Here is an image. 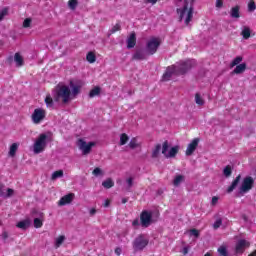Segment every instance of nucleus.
<instances>
[{"label":"nucleus","mask_w":256,"mask_h":256,"mask_svg":"<svg viewBox=\"0 0 256 256\" xmlns=\"http://www.w3.org/2000/svg\"><path fill=\"white\" fill-rule=\"evenodd\" d=\"M128 145L130 149H137V147H139V142H137V138H132Z\"/></svg>","instance_id":"f704fd0d"},{"label":"nucleus","mask_w":256,"mask_h":256,"mask_svg":"<svg viewBox=\"0 0 256 256\" xmlns=\"http://www.w3.org/2000/svg\"><path fill=\"white\" fill-rule=\"evenodd\" d=\"M241 7L239 5H236L230 9V17L232 19H239L241 17Z\"/></svg>","instance_id":"f3484780"},{"label":"nucleus","mask_w":256,"mask_h":256,"mask_svg":"<svg viewBox=\"0 0 256 256\" xmlns=\"http://www.w3.org/2000/svg\"><path fill=\"white\" fill-rule=\"evenodd\" d=\"M180 21H183L185 25H189L193 19V7H189V1H184L183 6L177 8Z\"/></svg>","instance_id":"f03ea898"},{"label":"nucleus","mask_w":256,"mask_h":256,"mask_svg":"<svg viewBox=\"0 0 256 256\" xmlns=\"http://www.w3.org/2000/svg\"><path fill=\"white\" fill-rule=\"evenodd\" d=\"M78 2L77 0H69L68 7L72 9V11H75L77 9Z\"/></svg>","instance_id":"4c0bfd02"},{"label":"nucleus","mask_w":256,"mask_h":256,"mask_svg":"<svg viewBox=\"0 0 256 256\" xmlns=\"http://www.w3.org/2000/svg\"><path fill=\"white\" fill-rule=\"evenodd\" d=\"M160 153H161V144H157L155 148L152 150V159H157Z\"/></svg>","instance_id":"a878e982"},{"label":"nucleus","mask_w":256,"mask_h":256,"mask_svg":"<svg viewBox=\"0 0 256 256\" xmlns=\"http://www.w3.org/2000/svg\"><path fill=\"white\" fill-rule=\"evenodd\" d=\"M153 219V213L144 210L140 214V223L142 227H149L151 225V221Z\"/></svg>","instance_id":"9b49d317"},{"label":"nucleus","mask_w":256,"mask_h":256,"mask_svg":"<svg viewBox=\"0 0 256 256\" xmlns=\"http://www.w3.org/2000/svg\"><path fill=\"white\" fill-rule=\"evenodd\" d=\"M218 253H220L221 256H227V248L225 246H220L218 248Z\"/></svg>","instance_id":"37998d69"},{"label":"nucleus","mask_w":256,"mask_h":256,"mask_svg":"<svg viewBox=\"0 0 256 256\" xmlns=\"http://www.w3.org/2000/svg\"><path fill=\"white\" fill-rule=\"evenodd\" d=\"M49 141H51V136L45 133L40 134L33 145L34 153L36 155H39V153H43Z\"/></svg>","instance_id":"20e7f679"},{"label":"nucleus","mask_w":256,"mask_h":256,"mask_svg":"<svg viewBox=\"0 0 256 256\" xmlns=\"http://www.w3.org/2000/svg\"><path fill=\"white\" fill-rule=\"evenodd\" d=\"M241 183V174H239L232 182V184L228 187L227 193H233L235 189H237V186Z\"/></svg>","instance_id":"6ab92c4d"},{"label":"nucleus","mask_w":256,"mask_h":256,"mask_svg":"<svg viewBox=\"0 0 256 256\" xmlns=\"http://www.w3.org/2000/svg\"><path fill=\"white\" fill-rule=\"evenodd\" d=\"M195 103H196V105H199L200 107L205 105V99H203V97H201V94H199V93L195 94Z\"/></svg>","instance_id":"cd10ccee"},{"label":"nucleus","mask_w":256,"mask_h":256,"mask_svg":"<svg viewBox=\"0 0 256 256\" xmlns=\"http://www.w3.org/2000/svg\"><path fill=\"white\" fill-rule=\"evenodd\" d=\"M241 61H243L242 56H237L236 58H234L233 61L230 63V69H233V67H237L238 65H240Z\"/></svg>","instance_id":"393cba45"},{"label":"nucleus","mask_w":256,"mask_h":256,"mask_svg":"<svg viewBox=\"0 0 256 256\" xmlns=\"http://www.w3.org/2000/svg\"><path fill=\"white\" fill-rule=\"evenodd\" d=\"M45 117H47V111L43 108H36L31 116L32 123L39 125V123L45 120Z\"/></svg>","instance_id":"0eeeda50"},{"label":"nucleus","mask_w":256,"mask_h":256,"mask_svg":"<svg viewBox=\"0 0 256 256\" xmlns=\"http://www.w3.org/2000/svg\"><path fill=\"white\" fill-rule=\"evenodd\" d=\"M128 201H129V200H128L127 198H123V199H122V203H123V204L127 203Z\"/></svg>","instance_id":"e2e57ef3"},{"label":"nucleus","mask_w":256,"mask_h":256,"mask_svg":"<svg viewBox=\"0 0 256 256\" xmlns=\"http://www.w3.org/2000/svg\"><path fill=\"white\" fill-rule=\"evenodd\" d=\"M190 235L192 236V237H199V230H197V229H191L190 230Z\"/></svg>","instance_id":"09e8293b"},{"label":"nucleus","mask_w":256,"mask_h":256,"mask_svg":"<svg viewBox=\"0 0 256 256\" xmlns=\"http://www.w3.org/2000/svg\"><path fill=\"white\" fill-rule=\"evenodd\" d=\"M127 183V191H131V187H133V178L130 177L126 180Z\"/></svg>","instance_id":"49530a36"},{"label":"nucleus","mask_w":256,"mask_h":256,"mask_svg":"<svg viewBox=\"0 0 256 256\" xmlns=\"http://www.w3.org/2000/svg\"><path fill=\"white\" fill-rule=\"evenodd\" d=\"M1 238L3 241H7V239H9V233H7V231L2 232Z\"/></svg>","instance_id":"3c124183"},{"label":"nucleus","mask_w":256,"mask_h":256,"mask_svg":"<svg viewBox=\"0 0 256 256\" xmlns=\"http://www.w3.org/2000/svg\"><path fill=\"white\" fill-rule=\"evenodd\" d=\"M216 7L221 9V7H223V0H216Z\"/></svg>","instance_id":"5fc2aeb1"},{"label":"nucleus","mask_w":256,"mask_h":256,"mask_svg":"<svg viewBox=\"0 0 256 256\" xmlns=\"http://www.w3.org/2000/svg\"><path fill=\"white\" fill-rule=\"evenodd\" d=\"M129 141V136L126 133L120 135V145H127Z\"/></svg>","instance_id":"72a5a7b5"},{"label":"nucleus","mask_w":256,"mask_h":256,"mask_svg":"<svg viewBox=\"0 0 256 256\" xmlns=\"http://www.w3.org/2000/svg\"><path fill=\"white\" fill-rule=\"evenodd\" d=\"M233 174V169L231 168L230 165H227L224 170H223V175L226 177H229L230 175Z\"/></svg>","instance_id":"c9c22d12"},{"label":"nucleus","mask_w":256,"mask_h":256,"mask_svg":"<svg viewBox=\"0 0 256 256\" xmlns=\"http://www.w3.org/2000/svg\"><path fill=\"white\" fill-rule=\"evenodd\" d=\"M74 197H75V194H73V193L67 194V195L63 196V197L59 200L58 205H59L60 207H63V206H65V205H69V203H72V202H73Z\"/></svg>","instance_id":"2eb2a0df"},{"label":"nucleus","mask_w":256,"mask_h":256,"mask_svg":"<svg viewBox=\"0 0 256 256\" xmlns=\"http://www.w3.org/2000/svg\"><path fill=\"white\" fill-rule=\"evenodd\" d=\"M14 61L16 63V67H23L24 65L23 56H21L19 52L15 53Z\"/></svg>","instance_id":"aec40b11"},{"label":"nucleus","mask_w":256,"mask_h":256,"mask_svg":"<svg viewBox=\"0 0 256 256\" xmlns=\"http://www.w3.org/2000/svg\"><path fill=\"white\" fill-rule=\"evenodd\" d=\"M23 27H24L25 29L31 27V18H26V19L24 20V22H23Z\"/></svg>","instance_id":"de8ad7c7"},{"label":"nucleus","mask_w":256,"mask_h":256,"mask_svg":"<svg viewBox=\"0 0 256 256\" xmlns=\"http://www.w3.org/2000/svg\"><path fill=\"white\" fill-rule=\"evenodd\" d=\"M185 1H187V0H178L177 6L181 7V5H182V7H183V3H185Z\"/></svg>","instance_id":"13d9d810"},{"label":"nucleus","mask_w":256,"mask_h":256,"mask_svg":"<svg viewBox=\"0 0 256 256\" xmlns=\"http://www.w3.org/2000/svg\"><path fill=\"white\" fill-rule=\"evenodd\" d=\"M241 35L243 39H249V37H251V28H249V26H243Z\"/></svg>","instance_id":"4be33fe9"},{"label":"nucleus","mask_w":256,"mask_h":256,"mask_svg":"<svg viewBox=\"0 0 256 256\" xmlns=\"http://www.w3.org/2000/svg\"><path fill=\"white\" fill-rule=\"evenodd\" d=\"M195 67V60H186L177 62L175 65L167 67L162 76V81H171L173 75H185L187 71Z\"/></svg>","instance_id":"f257e3e1"},{"label":"nucleus","mask_w":256,"mask_h":256,"mask_svg":"<svg viewBox=\"0 0 256 256\" xmlns=\"http://www.w3.org/2000/svg\"><path fill=\"white\" fill-rule=\"evenodd\" d=\"M183 181H185V176L183 175H177L173 180L174 187H179Z\"/></svg>","instance_id":"5701e85b"},{"label":"nucleus","mask_w":256,"mask_h":256,"mask_svg":"<svg viewBox=\"0 0 256 256\" xmlns=\"http://www.w3.org/2000/svg\"><path fill=\"white\" fill-rule=\"evenodd\" d=\"M45 103H46V106L48 107V109H53V98L51 97V95H47L46 98H45Z\"/></svg>","instance_id":"2f4dec72"},{"label":"nucleus","mask_w":256,"mask_h":256,"mask_svg":"<svg viewBox=\"0 0 256 256\" xmlns=\"http://www.w3.org/2000/svg\"><path fill=\"white\" fill-rule=\"evenodd\" d=\"M63 241H65V236H59V237L56 239L55 246H56V247H61V245H63Z\"/></svg>","instance_id":"79ce46f5"},{"label":"nucleus","mask_w":256,"mask_h":256,"mask_svg":"<svg viewBox=\"0 0 256 256\" xmlns=\"http://www.w3.org/2000/svg\"><path fill=\"white\" fill-rule=\"evenodd\" d=\"M115 185V182L111 178L106 179L105 181L102 182V186L105 189H111Z\"/></svg>","instance_id":"bb28decb"},{"label":"nucleus","mask_w":256,"mask_h":256,"mask_svg":"<svg viewBox=\"0 0 256 256\" xmlns=\"http://www.w3.org/2000/svg\"><path fill=\"white\" fill-rule=\"evenodd\" d=\"M17 149H19V144L13 143L10 146L9 155L10 157H15V154L17 153Z\"/></svg>","instance_id":"c85d7f7f"},{"label":"nucleus","mask_w":256,"mask_h":256,"mask_svg":"<svg viewBox=\"0 0 256 256\" xmlns=\"http://www.w3.org/2000/svg\"><path fill=\"white\" fill-rule=\"evenodd\" d=\"M199 146V138H195L192 140L190 144H188V147L186 149V155L187 157H190V155H193L195 153V149Z\"/></svg>","instance_id":"4468645a"},{"label":"nucleus","mask_w":256,"mask_h":256,"mask_svg":"<svg viewBox=\"0 0 256 256\" xmlns=\"http://www.w3.org/2000/svg\"><path fill=\"white\" fill-rule=\"evenodd\" d=\"M255 9H256L255 2H250V3L248 4V11L253 12V11H255Z\"/></svg>","instance_id":"8fccbe9b"},{"label":"nucleus","mask_w":256,"mask_h":256,"mask_svg":"<svg viewBox=\"0 0 256 256\" xmlns=\"http://www.w3.org/2000/svg\"><path fill=\"white\" fill-rule=\"evenodd\" d=\"M34 227L36 229H39V228L43 227V221L39 218H35L34 219Z\"/></svg>","instance_id":"ea45409f"},{"label":"nucleus","mask_w":256,"mask_h":256,"mask_svg":"<svg viewBox=\"0 0 256 256\" xmlns=\"http://www.w3.org/2000/svg\"><path fill=\"white\" fill-rule=\"evenodd\" d=\"M132 245L135 252L143 251L149 245V239L145 237V234H140L134 239Z\"/></svg>","instance_id":"423d86ee"},{"label":"nucleus","mask_w":256,"mask_h":256,"mask_svg":"<svg viewBox=\"0 0 256 256\" xmlns=\"http://www.w3.org/2000/svg\"><path fill=\"white\" fill-rule=\"evenodd\" d=\"M70 87L72 89V95L73 97H77L79 93H81V85H75L73 82H70Z\"/></svg>","instance_id":"412c9836"},{"label":"nucleus","mask_w":256,"mask_h":256,"mask_svg":"<svg viewBox=\"0 0 256 256\" xmlns=\"http://www.w3.org/2000/svg\"><path fill=\"white\" fill-rule=\"evenodd\" d=\"M127 43V49H133L135 45H137V36L135 32H132L130 36L126 40Z\"/></svg>","instance_id":"dca6fc26"},{"label":"nucleus","mask_w":256,"mask_h":256,"mask_svg":"<svg viewBox=\"0 0 256 256\" xmlns=\"http://www.w3.org/2000/svg\"><path fill=\"white\" fill-rule=\"evenodd\" d=\"M61 177H63V170H58L52 173L51 179L52 181H55L57 179H60Z\"/></svg>","instance_id":"7c9ffc66"},{"label":"nucleus","mask_w":256,"mask_h":256,"mask_svg":"<svg viewBox=\"0 0 256 256\" xmlns=\"http://www.w3.org/2000/svg\"><path fill=\"white\" fill-rule=\"evenodd\" d=\"M246 70H247V64L241 63L235 67V69L232 71V75H241L245 73Z\"/></svg>","instance_id":"a211bd4d"},{"label":"nucleus","mask_w":256,"mask_h":256,"mask_svg":"<svg viewBox=\"0 0 256 256\" xmlns=\"http://www.w3.org/2000/svg\"><path fill=\"white\" fill-rule=\"evenodd\" d=\"M86 60L88 63H95V61H97V56H95V53L89 52L86 56Z\"/></svg>","instance_id":"c756f323"},{"label":"nucleus","mask_w":256,"mask_h":256,"mask_svg":"<svg viewBox=\"0 0 256 256\" xmlns=\"http://www.w3.org/2000/svg\"><path fill=\"white\" fill-rule=\"evenodd\" d=\"M132 225H133V227H139V219H135V220L132 222Z\"/></svg>","instance_id":"6e6d98bb"},{"label":"nucleus","mask_w":256,"mask_h":256,"mask_svg":"<svg viewBox=\"0 0 256 256\" xmlns=\"http://www.w3.org/2000/svg\"><path fill=\"white\" fill-rule=\"evenodd\" d=\"M248 256H256V250Z\"/></svg>","instance_id":"0e129e2a"},{"label":"nucleus","mask_w":256,"mask_h":256,"mask_svg":"<svg viewBox=\"0 0 256 256\" xmlns=\"http://www.w3.org/2000/svg\"><path fill=\"white\" fill-rule=\"evenodd\" d=\"M218 202H219V197L213 196L212 201H211V205L215 206Z\"/></svg>","instance_id":"603ef678"},{"label":"nucleus","mask_w":256,"mask_h":256,"mask_svg":"<svg viewBox=\"0 0 256 256\" xmlns=\"http://www.w3.org/2000/svg\"><path fill=\"white\" fill-rule=\"evenodd\" d=\"M159 47H161V39L157 37H152L147 41L145 49L148 55H155Z\"/></svg>","instance_id":"39448f33"},{"label":"nucleus","mask_w":256,"mask_h":256,"mask_svg":"<svg viewBox=\"0 0 256 256\" xmlns=\"http://www.w3.org/2000/svg\"><path fill=\"white\" fill-rule=\"evenodd\" d=\"M101 94V88L99 86L94 87L90 93H89V97L90 99H93V97H97L98 95Z\"/></svg>","instance_id":"b1692460"},{"label":"nucleus","mask_w":256,"mask_h":256,"mask_svg":"<svg viewBox=\"0 0 256 256\" xmlns=\"http://www.w3.org/2000/svg\"><path fill=\"white\" fill-rule=\"evenodd\" d=\"M61 99L63 103H69L71 99V89H69V86L62 85L57 87L54 94V101L59 103Z\"/></svg>","instance_id":"7ed1b4c3"},{"label":"nucleus","mask_w":256,"mask_h":256,"mask_svg":"<svg viewBox=\"0 0 256 256\" xmlns=\"http://www.w3.org/2000/svg\"><path fill=\"white\" fill-rule=\"evenodd\" d=\"M16 227H18V229H27V227H29V221L27 220H23L17 223Z\"/></svg>","instance_id":"473e14b6"},{"label":"nucleus","mask_w":256,"mask_h":256,"mask_svg":"<svg viewBox=\"0 0 256 256\" xmlns=\"http://www.w3.org/2000/svg\"><path fill=\"white\" fill-rule=\"evenodd\" d=\"M180 253H182V255H187V253H189V246H185L184 248H182Z\"/></svg>","instance_id":"864d4df0"},{"label":"nucleus","mask_w":256,"mask_h":256,"mask_svg":"<svg viewBox=\"0 0 256 256\" xmlns=\"http://www.w3.org/2000/svg\"><path fill=\"white\" fill-rule=\"evenodd\" d=\"M221 225H223V220L221 218H219L214 222L213 227H214V229H219V227H221Z\"/></svg>","instance_id":"c03bdc74"},{"label":"nucleus","mask_w":256,"mask_h":256,"mask_svg":"<svg viewBox=\"0 0 256 256\" xmlns=\"http://www.w3.org/2000/svg\"><path fill=\"white\" fill-rule=\"evenodd\" d=\"M92 175H94L95 177H99V175H103V171L101 170V168H95L92 172Z\"/></svg>","instance_id":"a18cd8bd"},{"label":"nucleus","mask_w":256,"mask_h":256,"mask_svg":"<svg viewBox=\"0 0 256 256\" xmlns=\"http://www.w3.org/2000/svg\"><path fill=\"white\" fill-rule=\"evenodd\" d=\"M117 31H121V24L117 23L112 27L110 30V35H113V33H117Z\"/></svg>","instance_id":"a19ab883"},{"label":"nucleus","mask_w":256,"mask_h":256,"mask_svg":"<svg viewBox=\"0 0 256 256\" xmlns=\"http://www.w3.org/2000/svg\"><path fill=\"white\" fill-rule=\"evenodd\" d=\"M167 151H169L167 153ZM179 153V146H174L169 150V142L165 141L162 145V154L166 159H171L173 157H176V155Z\"/></svg>","instance_id":"6e6552de"},{"label":"nucleus","mask_w":256,"mask_h":256,"mask_svg":"<svg viewBox=\"0 0 256 256\" xmlns=\"http://www.w3.org/2000/svg\"><path fill=\"white\" fill-rule=\"evenodd\" d=\"M14 193H15V190L8 188L6 194L1 193V197H5V199H8L9 197H13Z\"/></svg>","instance_id":"e433bc0d"},{"label":"nucleus","mask_w":256,"mask_h":256,"mask_svg":"<svg viewBox=\"0 0 256 256\" xmlns=\"http://www.w3.org/2000/svg\"><path fill=\"white\" fill-rule=\"evenodd\" d=\"M122 251H123V250H121V248H119V247L115 249V253H116L118 256L121 255Z\"/></svg>","instance_id":"bf43d9fd"},{"label":"nucleus","mask_w":256,"mask_h":256,"mask_svg":"<svg viewBox=\"0 0 256 256\" xmlns=\"http://www.w3.org/2000/svg\"><path fill=\"white\" fill-rule=\"evenodd\" d=\"M104 207H109V200H105Z\"/></svg>","instance_id":"680f3d73"},{"label":"nucleus","mask_w":256,"mask_h":256,"mask_svg":"<svg viewBox=\"0 0 256 256\" xmlns=\"http://www.w3.org/2000/svg\"><path fill=\"white\" fill-rule=\"evenodd\" d=\"M89 213H90V216L93 217V215H95V213H97V210L95 208H92V209H90Z\"/></svg>","instance_id":"4d7b16f0"},{"label":"nucleus","mask_w":256,"mask_h":256,"mask_svg":"<svg viewBox=\"0 0 256 256\" xmlns=\"http://www.w3.org/2000/svg\"><path fill=\"white\" fill-rule=\"evenodd\" d=\"M3 187L0 186V192L2 191Z\"/></svg>","instance_id":"69168bd1"},{"label":"nucleus","mask_w":256,"mask_h":256,"mask_svg":"<svg viewBox=\"0 0 256 256\" xmlns=\"http://www.w3.org/2000/svg\"><path fill=\"white\" fill-rule=\"evenodd\" d=\"M146 3H151L152 5H155V3H157V0H146Z\"/></svg>","instance_id":"052dcab7"},{"label":"nucleus","mask_w":256,"mask_h":256,"mask_svg":"<svg viewBox=\"0 0 256 256\" xmlns=\"http://www.w3.org/2000/svg\"><path fill=\"white\" fill-rule=\"evenodd\" d=\"M147 57H149V53H147V50L137 49L133 54L132 59H134L135 61H145Z\"/></svg>","instance_id":"f8f14e48"},{"label":"nucleus","mask_w":256,"mask_h":256,"mask_svg":"<svg viewBox=\"0 0 256 256\" xmlns=\"http://www.w3.org/2000/svg\"><path fill=\"white\" fill-rule=\"evenodd\" d=\"M8 14H9V9H7V8L2 9L0 11V21L5 19V17H7Z\"/></svg>","instance_id":"58836bf2"},{"label":"nucleus","mask_w":256,"mask_h":256,"mask_svg":"<svg viewBox=\"0 0 256 256\" xmlns=\"http://www.w3.org/2000/svg\"><path fill=\"white\" fill-rule=\"evenodd\" d=\"M77 147L82 151V155H89V153H91V149L95 147V142L87 143L85 140L79 139L77 141Z\"/></svg>","instance_id":"9d476101"},{"label":"nucleus","mask_w":256,"mask_h":256,"mask_svg":"<svg viewBox=\"0 0 256 256\" xmlns=\"http://www.w3.org/2000/svg\"><path fill=\"white\" fill-rule=\"evenodd\" d=\"M249 241L245 239L238 240L236 243V253H244L245 250L249 247Z\"/></svg>","instance_id":"ddd939ff"},{"label":"nucleus","mask_w":256,"mask_h":256,"mask_svg":"<svg viewBox=\"0 0 256 256\" xmlns=\"http://www.w3.org/2000/svg\"><path fill=\"white\" fill-rule=\"evenodd\" d=\"M253 183H255L253 177L247 176L246 178H244L239 188L240 195H245V193H249V191L253 189Z\"/></svg>","instance_id":"1a4fd4ad"}]
</instances>
